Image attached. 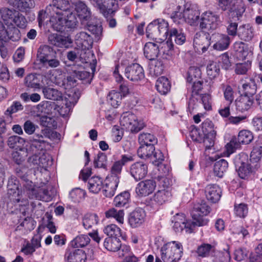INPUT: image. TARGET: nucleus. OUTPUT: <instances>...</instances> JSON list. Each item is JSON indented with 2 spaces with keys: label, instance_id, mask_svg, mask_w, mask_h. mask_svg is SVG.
<instances>
[{
  "label": "nucleus",
  "instance_id": "nucleus-1",
  "mask_svg": "<svg viewBox=\"0 0 262 262\" xmlns=\"http://www.w3.org/2000/svg\"><path fill=\"white\" fill-rule=\"evenodd\" d=\"M210 211V208L206 204L204 200L195 203L191 210L193 222H187L184 214L177 213L173 216L172 222L173 228L176 232H181L185 230L186 232L191 233L195 226H203L207 225L208 220L204 218Z\"/></svg>",
  "mask_w": 262,
  "mask_h": 262
},
{
  "label": "nucleus",
  "instance_id": "nucleus-2",
  "mask_svg": "<svg viewBox=\"0 0 262 262\" xmlns=\"http://www.w3.org/2000/svg\"><path fill=\"white\" fill-rule=\"evenodd\" d=\"M47 129L42 130V134H35L29 139L30 147L27 149L29 154H32L28 159L30 166L45 167L48 165V160L43 152L45 141V137Z\"/></svg>",
  "mask_w": 262,
  "mask_h": 262
},
{
  "label": "nucleus",
  "instance_id": "nucleus-3",
  "mask_svg": "<svg viewBox=\"0 0 262 262\" xmlns=\"http://www.w3.org/2000/svg\"><path fill=\"white\" fill-rule=\"evenodd\" d=\"M38 60L46 69H55L61 65L56 51L48 45L40 46L37 53Z\"/></svg>",
  "mask_w": 262,
  "mask_h": 262
},
{
  "label": "nucleus",
  "instance_id": "nucleus-4",
  "mask_svg": "<svg viewBox=\"0 0 262 262\" xmlns=\"http://www.w3.org/2000/svg\"><path fill=\"white\" fill-rule=\"evenodd\" d=\"M22 193L19 181L15 177H11L7 184V194L10 202L21 206L27 205L28 201L23 198Z\"/></svg>",
  "mask_w": 262,
  "mask_h": 262
},
{
  "label": "nucleus",
  "instance_id": "nucleus-5",
  "mask_svg": "<svg viewBox=\"0 0 262 262\" xmlns=\"http://www.w3.org/2000/svg\"><path fill=\"white\" fill-rule=\"evenodd\" d=\"M183 253L181 243L175 241L164 245L161 249V258L164 262H176L180 259Z\"/></svg>",
  "mask_w": 262,
  "mask_h": 262
},
{
  "label": "nucleus",
  "instance_id": "nucleus-6",
  "mask_svg": "<svg viewBox=\"0 0 262 262\" xmlns=\"http://www.w3.org/2000/svg\"><path fill=\"white\" fill-rule=\"evenodd\" d=\"M91 4L105 17H111L118 8L117 0H90Z\"/></svg>",
  "mask_w": 262,
  "mask_h": 262
},
{
  "label": "nucleus",
  "instance_id": "nucleus-7",
  "mask_svg": "<svg viewBox=\"0 0 262 262\" xmlns=\"http://www.w3.org/2000/svg\"><path fill=\"white\" fill-rule=\"evenodd\" d=\"M211 35L208 32L200 31L195 34L193 45L195 50L202 53L205 52L211 45Z\"/></svg>",
  "mask_w": 262,
  "mask_h": 262
},
{
  "label": "nucleus",
  "instance_id": "nucleus-8",
  "mask_svg": "<svg viewBox=\"0 0 262 262\" xmlns=\"http://www.w3.org/2000/svg\"><path fill=\"white\" fill-rule=\"evenodd\" d=\"M220 23L219 15L212 12H206L202 14L200 27L202 29L215 30Z\"/></svg>",
  "mask_w": 262,
  "mask_h": 262
},
{
  "label": "nucleus",
  "instance_id": "nucleus-9",
  "mask_svg": "<svg viewBox=\"0 0 262 262\" xmlns=\"http://www.w3.org/2000/svg\"><path fill=\"white\" fill-rule=\"evenodd\" d=\"M211 44L213 50L222 51L226 50L230 43V37L226 34L214 33L211 35Z\"/></svg>",
  "mask_w": 262,
  "mask_h": 262
},
{
  "label": "nucleus",
  "instance_id": "nucleus-10",
  "mask_svg": "<svg viewBox=\"0 0 262 262\" xmlns=\"http://www.w3.org/2000/svg\"><path fill=\"white\" fill-rule=\"evenodd\" d=\"M125 75L127 78L133 81H138L144 78V72L142 67L136 63L126 68Z\"/></svg>",
  "mask_w": 262,
  "mask_h": 262
},
{
  "label": "nucleus",
  "instance_id": "nucleus-11",
  "mask_svg": "<svg viewBox=\"0 0 262 262\" xmlns=\"http://www.w3.org/2000/svg\"><path fill=\"white\" fill-rule=\"evenodd\" d=\"M145 217V211L141 208H137L129 214L128 222L132 228H137L144 223Z\"/></svg>",
  "mask_w": 262,
  "mask_h": 262
},
{
  "label": "nucleus",
  "instance_id": "nucleus-12",
  "mask_svg": "<svg viewBox=\"0 0 262 262\" xmlns=\"http://www.w3.org/2000/svg\"><path fill=\"white\" fill-rule=\"evenodd\" d=\"M148 171L147 165L143 162H137L132 164L129 172L131 176L136 180L143 179Z\"/></svg>",
  "mask_w": 262,
  "mask_h": 262
},
{
  "label": "nucleus",
  "instance_id": "nucleus-13",
  "mask_svg": "<svg viewBox=\"0 0 262 262\" xmlns=\"http://www.w3.org/2000/svg\"><path fill=\"white\" fill-rule=\"evenodd\" d=\"M69 0H53V4L47 7V11L52 10L57 15L66 14L70 10Z\"/></svg>",
  "mask_w": 262,
  "mask_h": 262
},
{
  "label": "nucleus",
  "instance_id": "nucleus-14",
  "mask_svg": "<svg viewBox=\"0 0 262 262\" xmlns=\"http://www.w3.org/2000/svg\"><path fill=\"white\" fill-rule=\"evenodd\" d=\"M156 186L155 181L152 180H146L140 182L136 188V192L138 195L143 196L151 194Z\"/></svg>",
  "mask_w": 262,
  "mask_h": 262
},
{
  "label": "nucleus",
  "instance_id": "nucleus-15",
  "mask_svg": "<svg viewBox=\"0 0 262 262\" xmlns=\"http://www.w3.org/2000/svg\"><path fill=\"white\" fill-rule=\"evenodd\" d=\"M75 41L77 46L85 51L91 48L93 43V40L91 36L83 31H81L76 34L75 37Z\"/></svg>",
  "mask_w": 262,
  "mask_h": 262
},
{
  "label": "nucleus",
  "instance_id": "nucleus-16",
  "mask_svg": "<svg viewBox=\"0 0 262 262\" xmlns=\"http://www.w3.org/2000/svg\"><path fill=\"white\" fill-rule=\"evenodd\" d=\"M8 27L7 29L0 33V43L3 44V42H7L9 39L16 41L20 38V31L17 28L13 26V25Z\"/></svg>",
  "mask_w": 262,
  "mask_h": 262
},
{
  "label": "nucleus",
  "instance_id": "nucleus-17",
  "mask_svg": "<svg viewBox=\"0 0 262 262\" xmlns=\"http://www.w3.org/2000/svg\"><path fill=\"white\" fill-rule=\"evenodd\" d=\"M48 41L51 45L59 48H68L72 43L71 38L57 34H50Z\"/></svg>",
  "mask_w": 262,
  "mask_h": 262
},
{
  "label": "nucleus",
  "instance_id": "nucleus-18",
  "mask_svg": "<svg viewBox=\"0 0 262 262\" xmlns=\"http://www.w3.org/2000/svg\"><path fill=\"white\" fill-rule=\"evenodd\" d=\"M74 5L76 15L78 16L82 23L88 21L91 18V12L86 4L81 1H78L74 3Z\"/></svg>",
  "mask_w": 262,
  "mask_h": 262
},
{
  "label": "nucleus",
  "instance_id": "nucleus-19",
  "mask_svg": "<svg viewBox=\"0 0 262 262\" xmlns=\"http://www.w3.org/2000/svg\"><path fill=\"white\" fill-rule=\"evenodd\" d=\"M205 193L207 200L213 203L217 202L221 196V189L215 184H210L205 187Z\"/></svg>",
  "mask_w": 262,
  "mask_h": 262
},
{
  "label": "nucleus",
  "instance_id": "nucleus-20",
  "mask_svg": "<svg viewBox=\"0 0 262 262\" xmlns=\"http://www.w3.org/2000/svg\"><path fill=\"white\" fill-rule=\"evenodd\" d=\"M237 36L242 40L249 41L254 36V29L249 24L241 25L238 27Z\"/></svg>",
  "mask_w": 262,
  "mask_h": 262
},
{
  "label": "nucleus",
  "instance_id": "nucleus-21",
  "mask_svg": "<svg viewBox=\"0 0 262 262\" xmlns=\"http://www.w3.org/2000/svg\"><path fill=\"white\" fill-rule=\"evenodd\" d=\"M64 259L66 262H84L86 255L82 250L76 249L72 251L67 252Z\"/></svg>",
  "mask_w": 262,
  "mask_h": 262
},
{
  "label": "nucleus",
  "instance_id": "nucleus-22",
  "mask_svg": "<svg viewBox=\"0 0 262 262\" xmlns=\"http://www.w3.org/2000/svg\"><path fill=\"white\" fill-rule=\"evenodd\" d=\"M159 52V47L155 43L148 42L144 46V54L148 60H154L158 57Z\"/></svg>",
  "mask_w": 262,
  "mask_h": 262
},
{
  "label": "nucleus",
  "instance_id": "nucleus-23",
  "mask_svg": "<svg viewBox=\"0 0 262 262\" xmlns=\"http://www.w3.org/2000/svg\"><path fill=\"white\" fill-rule=\"evenodd\" d=\"M234 56L239 60L246 58L248 54V46L242 41H236L233 45Z\"/></svg>",
  "mask_w": 262,
  "mask_h": 262
},
{
  "label": "nucleus",
  "instance_id": "nucleus-24",
  "mask_svg": "<svg viewBox=\"0 0 262 262\" xmlns=\"http://www.w3.org/2000/svg\"><path fill=\"white\" fill-rule=\"evenodd\" d=\"M18 14V11L13 9L2 8L0 9V16L4 21L5 24L8 27L13 25V20Z\"/></svg>",
  "mask_w": 262,
  "mask_h": 262
},
{
  "label": "nucleus",
  "instance_id": "nucleus-25",
  "mask_svg": "<svg viewBox=\"0 0 262 262\" xmlns=\"http://www.w3.org/2000/svg\"><path fill=\"white\" fill-rule=\"evenodd\" d=\"M253 102L254 98L241 95L235 101L236 108L241 112L248 111L253 105Z\"/></svg>",
  "mask_w": 262,
  "mask_h": 262
},
{
  "label": "nucleus",
  "instance_id": "nucleus-26",
  "mask_svg": "<svg viewBox=\"0 0 262 262\" xmlns=\"http://www.w3.org/2000/svg\"><path fill=\"white\" fill-rule=\"evenodd\" d=\"M44 97L47 99L58 101L62 99V93L57 89L47 86L41 87Z\"/></svg>",
  "mask_w": 262,
  "mask_h": 262
},
{
  "label": "nucleus",
  "instance_id": "nucleus-27",
  "mask_svg": "<svg viewBox=\"0 0 262 262\" xmlns=\"http://www.w3.org/2000/svg\"><path fill=\"white\" fill-rule=\"evenodd\" d=\"M156 23L157 22L154 20L147 26L146 31V35L147 37L151 38L155 40L163 41L164 40H162V35Z\"/></svg>",
  "mask_w": 262,
  "mask_h": 262
},
{
  "label": "nucleus",
  "instance_id": "nucleus-28",
  "mask_svg": "<svg viewBox=\"0 0 262 262\" xmlns=\"http://www.w3.org/2000/svg\"><path fill=\"white\" fill-rule=\"evenodd\" d=\"M171 195V192L168 189H161L154 194L152 201L158 205H162L169 199Z\"/></svg>",
  "mask_w": 262,
  "mask_h": 262
},
{
  "label": "nucleus",
  "instance_id": "nucleus-29",
  "mask_svg": "<svg viewBox=\"0 0 262 262\" xmlns=\"http://www.w3.org/2000/svg\"><path fill=\"white\" fill-rule=\"evenodd\" d=\"M64 19V23L66 27L70 29L76 28L78 25L79 21L76 14L68 11L66 14L62 15Z\"/></svg>",
  "mask_w": 262,
  "mask_h": 262
},
{
  "label": "nucleus",
  "instance_id": "nucleus-30",
  "mask_svg": "<svg viewBox=\"0 0 262 262\" xmlns=\"http://www.w3.org/2000/svg\"><path fill=\"white\" fill-rule=\"evenodd\" d=\"M103 246L108 251L116 252L121 247V241L117 237H108L105 239Z\"/></svg>",
  "mask_w": 262,
  "mask_h": 262
},
{
  "label": "nucleus",
  "instance_id": "nucleus-31",
  "mask_svg": "<svg viewBox=\"0 0 262 262\" xmlns=\"http://www.w3.org/2000/svg\"><path fill=\"white\" fill-rule=\"evenodd\" d=\"M184 12L186 19L185 22L190 25H193L199 18L200 13L199 11L193 7L186 8V6H185Z\"/></svg>",
  "mask_w": 262,
  "mask_h": 262
},
{
  "label": "nucleus",
  "instance_id": "nucleus-32",
  "mask_svg": "<svg viewBox=\"0 0 262 262\" xmlns=\"http://www.w3.org/2000/svg\"><path fill=\"white\" fill-rule=\"evenodd\" d=\"M103 187L102 179L97 176L93 177L88 180V188L94 193L99 192Z\"/></svg>",
  "mask_w": 262,
  "mask_h": 262
},
{
  "label": "nucleus",
  "instance_id": "nucleus-33",
  "mask_svg": "<svg viewBox=\"0 0 262 262\" xmlns=\"http://www.w3.org/2000/svg\"><path fill=\"white\" fill-rule=\"evenodd\" d=\"M157 91L161 94L164 95L168 93L171 88V84L168 79L164 76L158 79L156 83Z\"/></svg>",
  "mask_w": 262,
  "mask_h": 262
},
{
  "label": "nucleus",
  "instance_id": "nucleus-34",
  "mask_svg": "<svg viewBox=\"0 0 262 262\" xmlns=\"http://www.w3.org/2000/svg\"><path fill=\"white\" fill-rule=\"evenodd\" d=\"M50 21L54 30L58 32H62L64 30L65 25L63 17L61 15H57L53 13Z\"/></svg>",
  "mask_w": 262,
  "mask_h": 262
},
{
  "label": "nucleus",
  "instance_id": "nucleus-35",
  "mask_svg": "<svg viewBox=\"0 0 262 262\" xmlns=\"http://www.w3.org/2000/svg\"><path fill=\"white\" fill-rule=\"evenodd\" d=\"M25 85L30 88L40 89L41 88L40 84L39 76L36 74H30L24 79Z\"/></svg>",
  "mask_w": 262,
  "mask_h": 262
},
{
  "label": "nucleus",
  "instance_id": "nucleus-36",
  "mask_svg": "<svg viewBox=\"0 0 262 262\" xmlns=\"http://www.w3.org/2000/svg\"><path fill=\"white\" fill-rule=\"evenodd\" d=\"M154 145L152 144L140 145L137 150L138 156L142 159L152 157L154 151L155 150Z\"/></svg>",
  "mask_w": 262,
  "mask_h": 262
},
{
  "label": "nucleus",
  "instance_id": "nucleus-37",
  "mask_svg": "<svg viewBox=\"0 0 262 262\" xmlns=\"http://www.w3.org/2000/svg\"><path fill=\"white\" fill-rule=\"evenodd\" d=\"M106 218H114L119 223L122 224L124 223V212L123 209L117 210L112 208L105 212Z\"/></svg>",
  "mask_w": 262,
  "mask_h": 262
},
{
  "label": "nucleus",
  "instance_id": "nucleus-38",
  "mask_svg": "<svg viewBox=\"0 0 262 262\" xmlns=\"http://www.w3.org/2000/svg\"><path fill=\"white\" fill-rule=\"evenodd\" d=\"M235 165L237 173L241 179H246L252 172L251 166L248 163L242 162L240 163V165H238L237 163L236 162Z\"/></svg>",
  "mask_w": 262,
  "mask_h": 262
},
{
  "label": "nucleus",
  "instance_id": "nucleus-39",
  "mask_svg": "<svg viewBox=\"0 0 262 262\" xmlns=\"http://www.w3.org/2000/svg\"><path fill=\"white\" fill-rule=\"evenodd\" d=\"M228 167L226 160L222 159L216 161L214 164L213 171L214 174L219 178H222Z\"/></svg>",
  "mask_w": 262,
  "mask_h": 262
},
{
  "label": "nucleus",
  "instance_id": "nucleus-40",
  "mask_svg": "<svg viewBox=\"0 0 262 262\" xmlns=\"http://www.w3.org/2000/svg\"><path fill=\"white\" fill-rule=\"evenodd\" d=\"M138 118L136 116L132 113H125L123 114L120 119L121 124L127 129L129 128V126L132 125L134 126L137 124L136 121Z\"/></svg>",
  "mask_w": 262,
  "mask_h": 262
},
{
  "label": "nucleus",
  "instance_id": "nucleus-41",
  "mask_svg": "<svg viewBox=\"0 0 262 262\" xmlns=\"http://www.w3.org/2000/svg\"><path fill=\"white\" fill-rule=\"evenodd\" d=\"M149 72L150 74L155 77L161 75L164 70L165 66L163 61L161 60L154 61L150 64Z\"/></svg>",
  "mask_w": 262,
  "mask_h": 262
},
{
  "label": "nucleus",
  "instance_id": "nucleus-42",
  "mask_svg": "<svg viewBox=\"0 0 262 262\" xmlns=\"http://www.w3.org/2000/svg\"><path fill=\"white\" fill-rule=\"evenodd\" d=\"M243 89L244 92L242 95L254 98L253 96L256 92V85L253 79H250L248 82L244 83Z\"/></svg>",
  "mask_w": 262,
  "mask_h": 262
},
{
  "label": "nucleus",
  "instance_id": "nucleus-43",
  "mask_svg": "<svg viewBox=\"0 0 262 262\" xmlns=\"http://www.w3.org/2000/svg\"><path fill=\"white\" fill-rule=\"evenodd\" d=\"M180 33H183V31L181 29H178L173 28L169 31V38L167 41L162 44L165 48L167 47L169 50H172L173 49V39L174 37H178L179 36Z\"/></svg>",
  "mask_w": 262,
  "mask_h": 262
},
{
  "label": "nucleus",
  "instance_id": "nucleus-44",
  "mask_svg": "<svg viewBox=\"0 0 262 262\" xmlns=\"http://www.w3.org/2000/svg\"><path fill=\"white\" fill-rule=\"evenodd\" d=\"M130 194L127 191H124L117 195L114 200V205L116 207H122L127 205L129 202Z\"/></svg>",
  "mask_w": 262,
  "mask_h": 262
},
{
  "label": "nucleus",
  "instance_id": "nucleus-45",
  "mask_svg": "<svg viewBox=\"0 0 262 262\" xmlns=\"http://www.w3.org/2000/svg\"><path fill=\"white\" fill-rule=\"evenodd\" d=\"M215 248L209 244H203L199 246L196 253L199 256L202 257H205L209 256L210 254L215 253Z\"/></svg>",
  "mask_w": 262,
  "mask_h": 262
},
{
  "label": "nucleus",
  "instance_id": "nucleus-46",
  "mask_svg": "<svg viewBox=\"0 0 262 262\" xmlns=\"http://www.w3.org/2000/svg\"><path fill=\"white\" fill-rule=\"evenodd\" d=\"M118 183L119 178L116 177L114 181H111L108 183H106L103 190V194L106 197L111 198L115 194Z\"/></svg>",
  "mask_w": 262,
  "mask_h": 262
},
{
  "label": "nucleus",
  "instance_id": "nucleus-47",
  "mask_svg": "<svg viewBox=\"0 0 262 262\" xmlns=\"http://www.w3.org/2000/svg\"><path fill=\"white\" fill-rule=\"evenodd\" d=\"M99 219L96 214H86L82 219V225L86 229H89L94 225L97 224Z\"/></svg>",
  "mask_w": 262,
  "mask_h": 262
},
{
  "label": "nucleus",
  "instance_id": "nucleus-48",
  "mask_svg": "<svg viewBox=\"0 0 262 262\" xmlns=\"http://www.w3.org/2000/svg\"><path fill=\"white\" fill-rule=\"evenodd\" d=\"M34 191H35V192L33 194L31 199H36L46 202H48L51 200V195L47 189L43 188L36 187V190Z\"/></svg>",
  "mask_w": 262,
  "mask_h": 262
},
{
  "label": "nucleus",
  "instance_id": "nucleus-49",
  "mask_svg": "<svg viewBox=\"0 0 262 262\" xmlns=\"http://www.w3.org/2000/svg\"><path fill=\"white\" fill-rule=\"evenodd\" d=\"M138 140L140 145L151 144L155 145L158 142L157 139L153 135L144 133L139 135Z\"/></svg>",
  "mask_w": 262,
  "mask_h": 262
},
{
  "label": "nucleus",
  "instance_id": "nucleus-50",
  "mask_svg": "<svg viewBox=\"0 0 262 262\" xmlns=\"http://www.w3.org/2000/svg\"><path fill=\"white\" fill-rule=\"evenodd\" d=\"M7 3L13 7H16L21 11H27L30 8V0H6Z\"/></svg>",
  "mask_w": 262,
  "mask_h": 262
},
{
  "label": "nucleus",
  "instance_id": "nucleus-51",
  "mask_svg": "<svg viewBox=\"0 0 262 262\" xmlns=\"http://www.w3.org/2000/svg\"><path fill=\"white\" fill-rule=\"evenodd\" d=\"M90 242V238L88 235L82 234L76 236L71 243L74 248H82L86 246Z\"/></svg>",
  "mask_w": 262,
  "mask_h": 262
},
{
  "label": "nucleus",
  "instance_id": "nucleus-52",
  "mask_svg": "<svg viewBox=\"0 0 262 262\" xmlns=\"http://www.w3.org/2000/svg\"><path fill=\"white\" fill-rule=\"evenodd\" d=\"M85 53V51L79 47L75 48L72 50L67 52V57L70 61H76L77 59L83 58L82 56Z\"/></svg>",
  "mask_w": 262,
  "mask_h": 262
},
{
  "label": "nucleus",
  "instance_id": "nucleus-53",
  "mask_svg": "<svg viewBox=\"0 0 262 262\" xmlns=\"http://www.w3.org/2000/svg\"><path fill=\"white\" fill-rule=\"evenodd\" d=\"M16 172L18 177L23 179L25 181V183L23 184L24 187L28 191V193L30 199H31L32 196H33V194L34 192H35V191L33 190H36V188L34 187V185L32 181L28 180H26L25 175L23 174V172L21 170L17 169Z\"/></svg>",
  "mask_w": 262,
  "mask_h": 262
},
{
  "label": "nucleus",
  "instance_id": "nucleus-54",
  "mask_svg": "<svg viewBox=\"0 0 262 262\" xmlns=\"http://www.w3.org/2000/svg\"><path fill=\"white\" fill-rule=\"evenodd\" d=\"M253 139V134L251 132L244 129L241 130L238 135L237 140L239 142V144H249Z\"/></svg>",
  "mask_w": 262,
  "mask_h": 262
},
{
  "label": "nucleus",
  "instance_id": "nucleus-55",
  "mask_svg": "<svg viewBox=\"0 0 262 262\" xmlns=\"http://www.w3.org/2000/svg\"><path fill=\"white\" fill-rule=\"evenodd\" d=\"M122 95L120 93L113 91L107 95V101L114 107L120 105L122 100Z\"/></svg>",
  "mask_w": 262,
  "mask_h": 262
},
{
  "label": "nucleus",
  "instance_id": "nucleus-56",
  "mask_svg": "<svg viewBox=\"0 0 262 262\" xmlns=\"http://www.w3.org/2000/svg\"><path fill=\"white\" fill-rule=\"evenodd\" d=\"M155 21L157 22V27L159 28V31H160L162 35V40L164 41L167 38L169 31L168 30V23L162 19L155 20Z\"/></svg>",
  "mask_w": 262,
  "mask_h": 262
},
{
  "label": "nucleus",
  "instance_id": "nucleus-57",
  "mask_svg": "<svg viewBox=\"0 0 262 262\" xmlns=\"http://www.w3.org/2000/svg\"><path fill=\"white\" fill-rule=\"evenodd\" d=\"M107 163L106 155L103 152H99L96 158H95L94 160L95 167L106 169L107 167Z\"/></svg>",
  "mask_w": 262,
  "mask_h": 262
},
{
  "label": "nucleus",
  "instance_id": "nucleus-58",
  "mask_svg": "<svg viewBox=\"0 0 262 262\" xmlns=\"http://www.w3.org/2000/svg\"><path fill=\"white\" fill-rule=\"evenodd\" d=\"M25 140L17 136H12L9 137L7 141V144L10 148L20 147L24 144Z\"/></svg>",
  "mask_w": 262,
  "mask_h": 262
},
{
  "label": "nucleus",
  "instance_id": "nucleus-59",
  "mask_svg": "<svg viewBox=\"0 0 262 262\" xmlns=\"http://www.w3.org/2000/svg\"><path fill=\"white\" fill-rule=\"evenodd\" d=\"M85 191L79 188L73 189L69 194L72 201L75 203L80 202L85 197Z\"/></svg>",
  "mask_w": 262,
  "mask_h": 262
},
{
  "label": "nucleus",
  "instance_id": "nucleus-60",
  "mask_svg": "<svg viewBox=\"0 0 262 262\" xmlns=\"http://www.w3.org/2000/svg\"><path fill=\"white\" fill-rule=\"evenodd\" d=\"M240 147V144L238 142L237 138L233 137L230 141L226 145V151L227 157H229L231 154L233 153L235 150Z\"/></svg>",
  "mask_w": 262,
  "mask_h": 262
},
{
  "label": "nucleus",
  "instance_id": "nucleus-61",
  "mask_svg": "<svg viewBox=\"0 0 262 262\" xmlns=\"http://www.w3.org/2000/svg\"><path fill=\"white\" fill-rule=\"evenodd\" d=\"M235 0H217L218 6L223 11H232L235 9Z\"/></svg>",
  "mask_w": 262,
  "mask_h": 262
},
{
  "label": "nucleus",
  "instance_id": "nucleus-62",
  "mask_svg": "<svg viewBox=\"0 0 262 262\" xmlns=\"http://www.w3.org/2000/svg\"><path fill=\"white\" fill-rule=\"evenodd\" d=\"M251 68V62L247 61L242 63H238L235 65V72L238 75L246 74Z\"/></svg>",
  "mask_w": 262,
  "mask_h": 262
},
{
  "label": "nucleus",
  "instance_id": "nucleus-63",
  "mask_svg": "<svg viewBox=\"0 0 262 262\" xmlns=\"http://www.w3.org/2000/svg\"><path fill=\"white\" fill-rule=\"evenodd\" d=\"M220 71V66L216 62H211L207 66V74L212 77H215L218 76Z\"/></svg>",
  "mask_w": 262,
  "mask_h": 262
},
{
  "label": "nucleus",
  "instance_id": "nucleus-64",
  "mask_svg": "<svg viewBox=\"0 0 262 262\" xmlns=\"http://www.w3.org/2000/svg\"><path fill=\"white\" fill-rule=\"evenodd\" d=\"M121 230L115 224L107 226L104 229V232L110 237H117L121 234Z\"/></svg>",
  "mask_w": 262,
  "mask_h": 262
}]
</instances>
